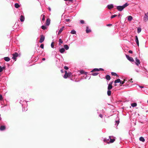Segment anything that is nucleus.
I'll return each instance as SVG.
<instances>
[{
	"label": "nucleus",
	"mask_w": 148,
	"mask_h": 148,
	"mask_svg": "<svg viewBox=\"0 0 148 148\" xmlns=\"http://www.w3.org/2000/svg\"><path fill=\"white\" fill-rule=\"evenodd\" d=\"M131 105L133 107H134L137 106V104L136 103H133L131 104Z\"/></svg>",
	"instance_id": "27"
},
{
	"label": "nucleus",
	"mask_w": 148,
	"mask_h": 148,
	"mask_svg": "<svg viewBox=\"0 0 148 148\" xmlns=\"http://www.w3.org/2000/svg\"><path fill=\"white\" fill-rule=\"evenodd\" d=\"M98 69L99 70V71H104V69L102 68H99V69Z\"/></svg>",
	"instance_id": "49"
},
{
	"label": "nucleus",
	"mask_w": 148,
	"mask_h": 148,
	"mask_svg": "<svg viewBox=\"0 0 148 148\" xmlns=\"http://www.w3.org/2000/svg\"><path fill=\"white\" fill-rule=\"evenodd\" d=\"M119 123V120L118 121H115V125H116V126H117Z\"/></svg>",
	"instance_id": "30"
},
{
	"label": "nucleus",
	"mask_w": 148,
	"mask_h": 148,
	"mask_svg": "<svg viewBox=\"0 0 148 148\" xmlns=\"http://www.w3.org/2000/svg\"><path fill=\"white\" fill-rule=\"evenodd\" d=\"M49 10L50 11L51 10V8H49Z\"/></svg>",
	"instance_id": "61"
},
{
	"label": "nucleus",
	"mask_w": 148,
	"mask_h": 148,
	"mask_svg": "<svg viewBox=\"0 0 148 148\" xmlns=\"http://www.w3.org/2000/svg\"><path fill=\"white\" fill-rule=\"evenodd\" d=\"M2 68L3 69H3H5V67H4V66H3V67H2Z\"/></svg>",
	"instance_id": "58"
},
{
	"label": "nucleus",
	"mask_w": 148,
	"mask_h": 148,
	"mask_svg": "<svg viewBox=\"0 0 148 148\" xmlns=\"http://www.w3.org/2000/svg\"><path fill=\"white\" fill-rule=\"evenodd\" d=\"M111 91L110 90H108L107 91V94L108 96H110L111 95Z\"/></svg>",
	"instance_id": "33"
},
{
	"label": "nucleus",
	"mask_w": 148,
	"mask_h": 148,
	"mask_svg": "<svg viewBox=\"0 0 148 148\" xmlns=\"http://www.w3.org/2000/svg\"><path fill=\"white\" fill-rule=\"evenodd\" d=\"M99 71V70L97 68H95L93 69L91 71V72H93L95 71Z\"/></svg>",
	"instance_id": "24"
},
{
	"label": "nucleus",
	"mask_w": 148,
	"mask_h": 148,
	"mask_svg": "<svg viewBox=\"0 0 148 148\" xmlns=\"http://www.w3.org/2000/svg\"><path fill=\"white\" fill-rule=\"evenodd\" d=\"M65 21L66 22H69L70 21V20L69 19H65Z\"/></svg>",
	"instance_id": "47"
},
{
	"label": "nucleus",
	"mask_w": 148,
	"mask_h": 148,
	"mask_svg": "<svg viewBox=\"0 0 148 148\" xmlns=\"http://www.w3.org/2000/svg\"><path fill=\"white\" fill-rule=\"evenodd\" d=\"M139 87L141 88H144L143 86H139Z\"/></svg>",
	"instance_id": "55"
},
{
	"label": "nucleus",
	"mask_w": 148,
	"mask_h": 148,
	"mask_svg": "<svg viewBox=\"0 0 148 148\" xmlns=\"http://www.w3.org/2000/svg\"><path fill=\"white\" fill-rule=\"evenodd\" d=\"M147 103H148V101H147Z\"/></svg>",
	"instance_id": "64"
},
{
	"label": "nucleus",
	"mask_w": 148,
	"mask_h": 148,
	"mask_svg": "<svg viewBox=\"0 0 148 148\" xmlns=\"http://www.w3.org/2000/svg\"><path fill=\"white\" fill-rule=\"evenodd\" d=\"M121 80L120 79H118L114 81L115 83H120L121 81Z\"/></svg>",
	"instance_id": "26"
},
{
	"label": "nucleus",
	"mask_w": 148,
	"mask_h": 148,
	"mask_svg": "<svg viewBox=\"0 0 148 148\" xmlns=\"http://www.w3.org/2000/svg\"><path fill=\"white\" fill-rule=\"evenodd\" d=\"M98 74V73H92L91 75L93 76H95L97 75Z\"/></svg>",
	"instance_id": "34"
},
{
	"label": "nucleus",
	"mask_w": 148,
	"mask_h": 148,
	"mask_svg": "<svg viewBox=\"0 0 148 148\" xmlns=\"http://www.w3.org/2000/svg\"><path fill=\"white\" fill-rule=\"evenodd\" d=\"M125 83L124 81H121L120 82V84H123Z\"/></svg>",
	"instance_id": "46"
},
{
	"label": "nucleus",
	"mask_w": 148,
	"mask_h": 148,
	"mask_svg": "<svg viewBox=\"0 0 148 148\" xmlns=\"http://www.w3.org/2000/svg\"><path fill=\"white\" fill-rule=\"evenodd\" d=\"M64 69L65 70H68L69 68L67 66H65L64 67Z\"/></svg>",
	"instance_id": "45"
},
{
	"label": "nucleus",
	"mask_w": 148,
	"mask_h": 148,
	"mask_svg": "<svg viewBox=\"0 0 148 148\" xmlns=\"http://www.w3.org/2000/svg\"><path fill=\"white\" fill-rule=\"evenodd\" d=\"M107 26H111V25H112V24H107L106 25Z\"/></svg>",
	"instance_id": "50"
},
{
	"label": "nucleus",
	"mask_w": 148,
	"mask_h": 148,
	"mask_svg": "<svg viewBox=\"0 0 148 148\" xmlns=\"http://www.w3.org/2000/svg\"><path fill=\"white\" fill-rule=\"evenodd\" d=\"M3 71V69L2 68V67L0 66V72H1Z\"/></svg>",
	"instance_id": "48"
},
{
	"label": "nucleus",
	"mask_w": 148,
	"mask_h": 148,
	"mask_svg": "<svg viewBox=\"0 0 148 148\" xmlns=\"http://www.w3.org/2000/svg\"><path fill=\"white\" fill-rule=\"evenodd\" d=\"M44 46L43 44H42L40 45V47L42 49H43L44 48Z\"/></svg>",
	"instance_id": "43"
},
{
	"label": "nucleus",
	"mask_w": 148,
	"mask_h": 148,
	"mask_svg": "<svg viewBox=\"0 0 148 148\" xmlns=\"http://www.w3.org/2000/svg\"><path fill=\"white\" fill-rule=\"evenodd\" d=\"M116 16H117V15H116V14H114V15H112V16H111V18H114L115 17H116Z\"/></svg>",
	"instance_id": "39"
},
{
	"label": "nucleus",
	"mask_w": 148,
	"mask_h": 148,
	"mask_svg": "<svg viewBox=\"0 0 148 148\" xmlns=\"http://www.w3.org/2000/svg\"><path fill=\"white\" fill-rule=\"evenodd\" d=\"M3 99L2 96L0 94V100H2Z\"/></svg>",
	"instance_id": "44"
},
{
	"label": "nucleus",
	"mask_w": 148,
	"mask_h": 148,
	"mask_svg": "<svg viewBox=\"0 0 148 148\" xmlns=\"http://www.w3.org/2000/svg\"><path fill=\"white\" fill-rule=\"evenodd\" d=\"M107 7L109 9H110L113 8L114 5L113 4H110L108 5H107Z\"/></svg>",
	"instance_id": "10"
},
{
	"label": "nucleus",
	"mask_w": 148,
	"mask_h": 148,
	"mask_svg": "<svg viewBox=\"0 0 148 148\" xmlns=\"http://www.w3.org/2000/svg\"><path fill=\"white\" fill-rule=\"evenodd\" d=\"M65 1H68L69 0H64Z\"/></svg>",
	"instance_id": "63"
},
{
	"label": "nucleus",
	"mask_w": 148,
	"mask_h": 148,
	"mask_svg": "<svg viewBox=\"0 0 148 148\" xmlns=\"http://www.w3.org/2000/svg\"><path fill=\"white\" fill-rule=\"evenodd\" d=\"M42 21H44L45 20V16L44 15H42Z\"/></svg>",
	"instance_id": "40"
},
{
	"label": "nucleus",
	"mask_w": 148,
	"mask_h": 148,
	"mask_svg": "<svg viewBox=\"0 0 148 148\" xmlns=\"http://www.w3.org/2000/svg\"><path fill=\"white\" fill-rule=\"evenodd\" d=\"M68 1L72 3H73V0H69Z\"/></svg>",
	"instance_id": "53"
},
{
	"label": "nucleus",
	"mask_w": 148,
	"mask_h": 148,
	"mask_svg": "<svg viewBox=\"0 0 148 148\" xmlns=\"http://www.w3.org/2000/svg\"><path fill=\"white\" fill-rule=\"evenodd\" d=\"M64 26H63V27H62L60 29V30H59V32H58V34H60V33H61L62 31L63 30V28H64Z\"/></svg>",
	"instance_id": "23"
},
{
	"label": "nucleus",
	"mask_w": 148,
	"mask_h": 148,
	"mask_svg": "<svg viewBox=\"0 0 148 148\" xmlns=\"http://www.w3.org/2000/svg\"><path fill=\"white\" fill-rule=\"evenodd\" d=\"M103 141L104 142H106L108 143H110L109 138L108 139H107L106 138H104L103 140Z\"/></svg>",
	"instance_id": "19"
},
{
	"label": "nucleus",
	"mask_w": 148,
	"mask_h": 148,
	"mask_svg": "<svg viewBox=\"0 0 148 148\" xmlns=\"http://www.w3.org/2000/svg\"><path fill=\"white\" fill-rule=\"evenodd\" d=\"M80 23L82 24H84V20H81L80 21Z\"/></svg>",
	"instance_id": "41"
},
{
	"label": "nucleus",
	"mask_w": 148,
	"mask_h": 148,
	"mask_svg": "<svg viewBox=\"0 0 148 148\" xmlns=\"http://www.w3.org/2000/svg\"><path fill=\"white\" fill-rule=\"evenodd\" d=\"M112 136H109V139H110V143H113L114 141H115V139L114 138H111Z\"/></svg>",
	"instance_id": "12"
},
{
	"label": "nucleus",
	"mask_w": 148,
	"mask_h": 148,
	"mask_svg": "<svg viewBox=\"0 0 148 148\" xmlns=\"http://www.w3.org/2000/svg\"><path fill=\"white\" fill-rule=\"evenodd\" d=\"M112 82H110L108 84V90H110L112 88Z\"/></svg>",
	"instance_id": "8"
},
{
	"label": "nucleus",
	"mask_w": 148,
	"mask_h": 148,
	"mask_svg": "<svg viewBox=\"0 0 148 148\" xmlns=\"http://www.w3.org/2000/svg\"><path fill=\"white\" fill-rule=\"evenodd\" d=\"M12 59L15 60V61L16 60V58L18 57V53L17 52H15L14 53H13L12 54Z\"/></svg>",
	"instance_id": "3"
},
{
	"label": "nucleus",
	"mask_w": 148,
	"mask_h": 148,
	"mask_svg": "<svg viewBox=\"0 0 148 148\" xmlns=\"http://www.w3.org/2000/svg\"><path fill=\"white\" fill-rule=\"evenodd\" d=\"M20 20L21 22H23L25 20V17L24 16L21 15L20 18Z\"/></svg>",
	"instance_id": "11"
},
{
	"label": "nucleus",
	"mask_w": 148,
	"mask_h": 148,
	"mask_svg": "<svg viewBox=\"0 0 148 148\" xmlns=\"http://www.w3.org/2000/svg\"><path fill=\"white\" fill-rule=\"evenodd\" d=\"M42 60L43 61H44L45 60V58H42Z\"/></svg>",
	"instance_id": "56"
},
{
	"label": "nucleus",
	"mask_w": 148,
	"mask_h": 148,
	"mask_svg": "<svg viewBox=\"0 0 148 148\" xmlns=\"http://www.w3.org/2000/svg\"><path fill=\"white\" fill-rule=\"evenodd\" d=\"M144 20L145 21H147L148 20V16H147L146 14H145V15L144 17Z\"/></svg>",
	"instance_id": "16"
},
{
	"label": "nucleus",
	"mask_w": 148,
	"mask_h": 148,
	"mask_svg": "<svg viewBox=\"0 0 148 148\" xmlns=\"http://www.w3.org/2000/svg\"><path fill=\"white\" fill-rule=\"evenodd\" d=\"M22 107H23V111H24L25 112L26 111H27V108H25V106Z\"/></svg>",
	"instance_id": "36"
},
{
	"label": "nucleus",
	"mask_w": 148,
	"mask_h": 148,
	"mask_svg": "<svg viewBox=\"0 0 148 148\" xmlns=\"http://www.w3.org/2000/svg\"><path fill=\"white\" fill-rule=\"evenodd\" d=\"M54 42H52L51 44V48H54Z\"/></svg>",
	"instance_id": "38"
},
{
	"label": "nucleus",
	"mask_w": 148,
	"mask_h": 148,
	"mask_svg": "<svg viewBox=\"0 0 148 148\" xmlns=\"http://www.w3.org/2000/svg\"><path fill=\"white\" fill-rule=\"evenodd\" d=\"M85 75H86L87 73V72L84 73Z\"/></svg>",
	"instance_id": "60"
},
{
	"label": "nucleus",
	"mask_w": 148,
	"mask_h": 148,
	"mask_svg": "<svg viewBox=\"0 0 148 148\" xmlns=\"http://www.w3.org/2000/svg\"><path fill=\"white\" fill-rule=\"evenodd\" d=\"M64 47L66 50H68L69 49V47L67 45H66L64 46Z\"/></svg>",
	"instance_id": "21"
},
{
	"label": "nucleus",
	"mask_w": 148,
	"mask_h": 148,
	"mask_svg": "<svg viewBox=\"0 0 148 148\" xmlns=\"http://www.w3.org/2000/svg\"><path fill=\"white\" fill-rule=\"evenodd\" d=\"M135 63L137 66H138L140 64V62L139 60L138 59L137 57L135 58Z\"/></svg>",
	"instance_id": "7"
},
{
	"label": "nucleus",
	"mask_w": 148,
	"mask_h": 148,
	"mask_svg": "<svg viewBox=\"0 0 148 148\" xmlns=\"http://www.w3.org/2000/svg\"><path fill=\"white\" fill-rule=\"evenodd\" d=\"M59 51L61 53H63L65 51V49L64 48H62L59 49Z\"/></svg>",
	"instance_id": "13"
},
{
	"label": "nucleus",
	"mask_w": 148,
	"mask_h": 148,
	"mask_svg": "<svg viewBox=\"0 0 148 148\" xmlns=\"http://www.w3.org/2000/svg\"><path fill=\"white\" fill-rule=\"evenodd\" d=\"M20 103L22 105V107H23L24 105H27V102L25 101L21 100L20 101Z\"/></svg>",
	"instance_id": "4"
},
{
	"label": "nucleus",
	"mask_w": 148,
	"mask_h": 148,
	"mask_svg": "<svg viewBox=\"0 0 148 148\" xmlns=\"http://www.w3.org/2000/svg\"><path fill=\"white\" fill-rule=\"evenodd\" d=\"M91 32V30L89 29L88 27H86V32L87 33H88Z\"/></svg>",
	"instance_id": "17"
},
{
	"label": "nucleus",
	"mask_w": 148,
	"mask_h": 148,
	"mask_svg": "<svg viewBox=\"0 0 148 148\" xmlns=\"http://www.w3.org/2000/svg\"><path fill=\"white\" fill-rule=\"evenodd\" d=\"M41 27V28L43 30H45L46 29V27L44 25H42Z\"/></svg>",
	"instance_id": "35"
},
{
	"label": "nucleus",
	"mask_w": 148,
	"mask_h": 148,
	"mask_svg": "<svg viewBox=\"0 0 148 148\" xmlns=\"http://www.w3.org/2000/svg\"><path fill=\"white\" fill-rule=\"evenodd\" d=\"M135 71L137 73H138L139 72V71L137 69H135Z\"/></svg>",
	"instance_id": "54"
},
{
	"label": "nucleus",
	"mask_w": 148,
	"mask_h": 148,
	"mask_svg": "<svg viewBox=\"0 0 148 148\" xmlns=\"http://www.w3.org/2000/svg\"><path fill=\"white\" fill-rule=\"evenodd\" d=\"M5 129V126L1 125L0 127V130L3 131Z\"/></svg>",
	"instance_id": "15"
},
{
	"label": "nucleus",
	"mask_w": 148,
	"mask_h": 148,
	"mask_svg": "<svg viewBox=\"0 0 148 148\" xmlns=\"http://www.w3.org/2000/svg\"><path fill=\"white\" fill-rule=\"evenodd\" d=\"M147 16H148V12L147 13V14H146Z\"/></svg>",
	"instance_id": "62"
},
{
	"label": "nucleus",
	"mask_w": 148,
	"mask_h": 148,
	"mask_svg": "<svg viewBox=\"0 0 148 148\" xmlns=\"http://www.w3.org/2000/svg\"><path fill=\"white\" fill-rule=\"evenodd\" d=\"M129 53H133V52L131 50H129L128 51Z\"/></svg>",
	"instance_id": "51"
},
{
	"label": "nucleus",
	"mask_w": 148,
	"mask_h": 148,
	"mask_svg": "<svg viewBox=\"0 0 148 148\" xmlns=\"http://www.w3.org/2000/svg\"><path fill=\"white\" fill-rule=\"evenodd\" d=\"M14 6L16 8H18L20 7V5L18 3H15L14 4Z\"/></svg>",
	"instance_id": "28"
},
{
	"label": "nucleus",
	"mask_w": 148,
	"mask_h": 148,
	"mask_svg": "<svg viewBox=\"0 0 148 148\" xmlns=\"http://www.w3.org/2000/svg\"><path fill=\"white\" fill-rule=\"evenodd\" d=\"M129 4L127 3H126L125 4H124L122 6H116V9L117 10L119 11H122L124 8L127 7Z\"/></svg>",
	"instance_id": "1"
},
{
	"label": "nucleus",
	"mask_w": 148,
	"mask_h": 148,
	"mask_svg": "<svg viewBox=\"0 0 148 148\" xmlns=\"http://www.w3.org/2000/svg\"><path fill=\"white\" fill-rule=\"evenodd\" d=\"M126 58L127 59V60H128L130 61V62H134V60L133 58L132 57H130L128 55H126Z\"/></svg>",
	"instance_id": "5"
},
{
	"label": "nucleus",
	"mask_w": 148,
	"mask_h": 148,
	"mask_svg": "<svg viewBox=\"0 0 148 148\" xmlns=\"http://www.w3.org/2000/svg\"><path fill=\"white\" fill-rule=\"evenodd\" d=\"M110 78V77L109 75H107L106 76V78L107 80H109Z\"/></svg>",
	"instance_id": "22"
},
{
	"label": "nucleus",
	"mask_w": 148,
	"mask_h": 148,
	"mask_svg": "<svg viewBox=\"0 0 148 148\" xmlns=\"http://www.w3.org/2000/svg\"><path fill=\"white\" fill-rule=\"evenodd\" d=\"M111 74L113 76H117L118 77H119L118 75L117 74L115 73L112 72L111 73Z\"/></svg>",
	"instance_id": "32"
},
{
	"label": "nucleus",
	"mask_w": 148,
	"mask_h": 148,
	"mask_svg": "<svg viewBox=\"0 0 148 148\" xmlns=\"http://www.w3.org/2000/svg\"><path fill=\"white\" fill-rule=\"evenodd\" d=\"M59 43L58 45L60 46L61 45V44H62L63 43V41H62L61 39L60 38L59 39Z\"/></svg>",
	"instance_id": "31"
},
{
	"label": "nucleus",
	"mask_w": 148,
	"mask_h": 148,
	"mask_svg": "<svg viewBox=\"0 0 148 148\" xmlns=\"http://www.w3.org/2000/svg\"><path fill=\"white\" fill-rule=\"evenodd\" d=\"M80 73L81 74H83L84 73V72L83 70H81L80 71Z\"/></svg>",
	"instance_id": "42"
},
{
	"label": "nucleus",
	"mask_w": 148,
	"mask_h": 148,
	"mask_svg": "<svg viewBox=\"0 0 148 148\" xmlns=\"http://www.w3.org/2000/svg\"><path fill=\"white\" fill-rule=\"evenodd\" d=\"M4 60L7 62L9 61L10 60V58L8 57H5L4 58Z\"/></svg>",
	"instance_id": "18"
},
{
	"label": "nucleus",
	"mask_w": 148,
	"mask_h": 148,
	"mask_svg": "<svg viewBox=\"0 0 148 148\" xmlns=\"http://www.w3.org/2000/svg\"><path fill=\"white\" fill-rule=\"evenodd\" d=\"M50 20L49 18H48L46 21V25H49L50 23Z\"/></svg>",
	"instance_id": "14"
},
{
	"label": "nucleus",
	"mask_w": 148,
	"mask_h": 148,
	"mask_svg": "<svg viewBox=\"0 0 148 148\" xmlns=\"http://www.w3.org/2000/svg\"><path fill=\"white\" fill-rule=\"evenodd\" d=\"M64 70H61V72H62V73H63V72H64Z\"/></svg>",
	"instance_id": "59"
},
{
	"label": "nucleus",
	"mask_w": 148,
	"mask_h": 148,
	"mask_svg": "<svg viewBox=\"0 0 148 148\" xmlns=\"http://www.w3.org/2000/svg\"><path fill=\"white\" fill-rule=\"evenodd\" d=\"M132 19V17L131 16H129L127 17V19L129 21H131Z\"/></svg>",
	"instance_id": "25"
},
{
	"label": "nucleus",
	"mask_w": 148,
	"mask_h": 148,
	"mask_svg": "<svg viewBox=\"0 0 148 148\" xmlns=\"http://www.w3.org/2000/svg\"><path fill=\"white\" fill-rule=\"evenodd\" d=\"M132 79H131L130 82L131 83H132L133 82V81H132Z\"/></svg>",
	"instance_id": "57"
},
{
	"label": "nucleus",
	"mask_w": 148,
	"mask_h": 148,
	"mask_svg": "<svg viewBox=\"0 0 148 148\" xmlns=\"http://www.w3.org/2000/svg\"><path fill=\"white\" fill-rule=\"evenodd\" d=\"M135 37V42H136L137 45L138 46H139V41H138V36H136Z\"/></svg>",
	"instance_id": "9"
},
{
	"label": "nucleus",
	"mask_w": 148,
	"mask_h": 148,
	"mask_svg": "<svg viewBox=\"0 0 148 148\" xmlns=\"http://www.w3.org/2000/svg\"><path fill=\"white\" fill-rule=\"evenodd\" d=\"M70 33L72 34H76V32L75 30L73 29L71 31Z\"/></svg>",
	"instance_id": "29"
},
{
	"label": "nucleus",
	"mask_w": 148,
	"mask_h": 148,
	"mask_svg": "<svg viewBox=\"0 0 148 148\" xmlns=\"http://www.w3.org/2000/svg\"><path fill=\"white\" fill-rule=\"evenodd\" d=\"M65 74L64 75L63 77L64 78L66 79L67 77H69L71 75V73L70 72H67V71H64Z\"/></svg>",
	"instance_id": "2"
},
{
	"label": "nucleus",
	"mask_w": 148,
	"mask_h": 148,
	"mask_svg": "<svg viewBox=\"0 0 148 148\" xmlns=\"http://www.w3.org/2000/svg\"><path fill=\"white\" fill-rule=\"evenodd\" d=\"M141 28H138L137 29V32L138 33H140L141 31Z\"/></svg>",
	"instance_id": "37"
},
{
	"label": "nucleus",
	"mask_w": 148,
	"mask_h": 148,
	"mask_svg": "<svg viewBox=\"0 0 148 148\" xmlns=\"http://www.w3.org/2000/svg\"><path fill=\"white\" fill-rule=\"evenodd\" d=\"M45 38V36L43 35H41L40 38L39 40V42L40 43H42L44 40Z\"/></svg>",
	"instance_id": "6"
},
{
	"label": "nucleus",
	"mask_w": 148,
	"mask_h": 148,
	"mask_svg": "<svg viewBox=\"0 0 148 148\" xmlns=\"http://www.w3.org/2000/svg\"><path fill=\"white\" fill-rule=\"evenodd\" d=\"M139 140L140 141H141L143 142H144L145 141V139L143 137L141 136L140 137Z\"/></svg>",
	"instance_id": "20"
},
{
	"label": "nucleus",
	"mask_w": 148,
	"mask_h": 148,
	"mask_svg": "<svg viewBox=\"0 0 148 148\" xmlns=\"http://www.w3.org/2000/svg\"><path fill=\"white\" fill-rule=\"evenodd\" d=\"M99 116L101 118H102L103 117V116L102 114H100L99 115Z\"/></svg>",
	"instance_id": "52"
}]
</instances>
